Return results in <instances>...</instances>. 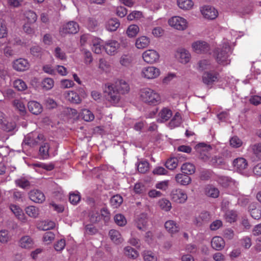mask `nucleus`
Returning a JSON list of instances; mask_svg holds the SVG:
<instances>
[{
  "label": "nucleus",
  "mask_w": 261,
  "mask_h": 261,
  "mask_svg": "<svg viewBox=\"0 0 261 261\" xmlns=\"http://www.w3.org/2000/svg\"><path fill=\"white\" fill-rule=\"evenodd\" d=\"M196 151L199 158L214 167L225 168L226 167V159L223 154L211 157L212 147L210 145L200 143L195 146Z\"/></svg>",
  "instance_id": "1"
},
{
  "label": "nucleus",
  "mask_w": 261,
  "mask_h": 261,
  "mask_svg": "<svg viewBox=\"0 0 261 261\" xmlns=\"http://www.w3.org/2000/svg\"><path fill=\"white\" fill-rule=\"evenodd\" d=\"M232 51L231 42L224 39L219 46L214 51V54L217 62L223 65L229 64L230 60L228 58Z\"/></svg>",
  "instance_id": "2"
},
{
  "label": "nucleus",
  "mask_w": 261,
  "mask_h": 261,
  "mask_svg": "<svg viewBox=\"0 0 261 261\" xmlns=\"http://www.w3.org/2000/svg\"><path fill=\"white\" fill-rule=\"evenodd\" d=\"M140 97L143 102L150 106H156L161 102L160 94L155 90L149 88L141 89Z\"/></svg>",
  "instance_id": "3"
},
{
  "label": "nucleus",
  "mask_w": 261,
  "mask_h": 261,
  "mask_svg": "<svg viewBox=\"0 0 261 261\" xmlns=\"http://www.w3.org/2000/svg\"><path fill=\"white\" fill-rule=\"evenodd\" d=\"M103 92L107 100L112 104L118 103L121 99V95L113 83L106 84Z\"/></svg>",
  "instance_id": "4"
},
{
  "label": "nucleus",
  "mask_w": 261,
  "mask_h": 261,
  "mask_svg": "<svg viewBox=\"0 0 261 261\" xmlns=\"http://www.w3.org/2000/svg\"><path fill=\"white\" fill-rule=\"evenodd\" d=\"M168 23L171 27L179 31L185 30L188 27L187 20L178 16H173L170 18Z\"/></svg>",
  "instance_id": "5"
},
{
  "label": "nucleus",
  "mask_w": 261,
  "mask_h": 261,
  "mask_svg": "<svg viewBox=\"0 0 261 261\" xmlns=\"http://www.w3.org/2000/svg\"><path fill=\"white\" fill-rule=\"evenodd\" d=\"M44 139V136L42 134H38L36 132L32 133L25 137L23 141L22 145H28L31 147L34 146Z\"/></svg>",
  "instance_id": "6"
},
{
  "label": "nucleus",
  "mask_w": 261,
  "mask_h": 261,
  "mask_svg": "<svg viewBox=\"0 0 261 261\" xmlns=\"http://www.w3.org/2000/svg\"><path fill=\"white\" fill-rule=\"evenodd\" d=\"M141 74L143 77L146 79H154L160 75V70L155 67L148 66L142 68Z\"/></svg>",
  "instance_id": "7"
},
{
  "label": "nucleus",
  "mask_w": 261,
  "mask_h": 261,
  "mask_svg": "<svg viewBox=\"0 0 261 261\" xmlns=\"http://www.w3.org/2000/svg\"><path fill=\"white\" fill-rule=\"evenodd\" d=\"M144 62L148 64H153L159 61L160 55L154 49H148L142 54Z\"/></svg>",
  "instance_id": "8"
},
{
  "label": "nucleus",
  "mask_w": 261,
  "mask_h": 261,
  "mask_svg": "<svg viewBox=\"0 0 261 261\" xmlns=\"http://www.w3.org/2000/svg\"><path fill=\"white\" fill-rule=\"evenodd\" d=\"M171 198L173 201L176 203H184L187 201L188 196L184 190L176 189L172 191Z\"/></svg>",
  "instance_id": "9"
},
{
  "label": "nucleus",
  "mask_w": 261,
  "mask_h": 261,
  "mask_svg": "<svg viewBox=\"0 0 261 261\" xmlns=\"http://www.w3.org/2000/svg\"><path fill=\"white\" fill-rule=\"evenodd\" d=\"M79 31V25L78 23L74 21H71L63 25L60 29V32L61 35L67 34H74Z\"/></svg>",
  "instance_id": "10"
},
{
  "label": "nucleus",
  "mask_w": 261,
  "mask_h": 261,
  "mask_svg": "<svg viewBox=\"0 0 261 261\" xmlns=\"http://www.w3.org/2000/svg\"><path fill=\"white\" fill-rule=\"evenodd\" d=\"M119 47V43L114 40L107 41L104 45V49L106 52L110 56H114L116 54Z\"/></svg>",
  "instance_id": "11"
},
{
  "label": "nucleus",
  "mask_w": 261,
  "mask_h": 261,
  "mask_svg": "<svg viewBox=\"0 0 261 261\" xmlns=\"http://www.w3.org/2000/svg\"><path fill=\"white\" fill-rule=\"evenodd\" d=\"M201 12L205 18L211 20L215 19L218 15L217 10L210 6H203L201 9Z\"/></svg>",
  "instance_id": "12"
},
{
  "label": "nucleus",
  "mask_w": 261,
  "mask_h": 261,
  "mask_svg": "<svg viewBox=\"0 0 261 261\" xmlns=\"http://www.w3.org/2000/svg\"><path fill=\"white\" fill-rule=\"evenodd\" d=\"M192 47L197 53H206L210 50L209 45L203 41H196L192 44Z\"/></svg>",
  "instance_id": "13"
},
{
  "label": "nucleus",
  "mask_w": 261,
  "mask_h": 261,
  "mask_svg": "<svg viewBox=\"0 0 261 261\" xmlns=\"http://www.w3.org/2000/svg\"><path fill=\"white\" fill-rule=\"evenodd\" d=\"M175 56L177 60L183 64L188 63L191 59L190 53L184 48L178 49L176 51Z\"/></svg>",
  "instance_id": "14"
},
{
  "label": "nucleus",
  "mask_w": 261,
  "mask_h": 261,
  "mask_svg": "<svg viewBox=\"0 0 261 261\" xmlns=\"http://www.w3.org/2000/svg\"><path fill=\"white\" fill-rule=\"evenodd\" d=\"M30 63L27 59L19 58L13 62V68L18 71H23L29 68Z\"/></svg>",
  "instance_id": "15"
},
{
  "label": "nucleus",
  "mask_w": 261,
  "mask_h": 261,
  "mask_svg": "<svg viewBox=\"0 0 261 261\" xmlns=\"http://www.w3.org/2000/svg\"><path fill=\"white\" fill-rule=\"evenodd\" d=\"M219 79V74L216 72H205L202 75L203 82L207 85L216 82Z\"/></svg>",
  "instance_id": "16"
},
{
  "label": "nucleus",
  "mask_w": 261,
  "mask_h": 261,
  "mask_svg": "<svg viewBox=\"0 0 261 261\" xmlns=\"http://www.w3.org/2000/svg\"><path fill=\"white\" fill-rule=\"evenodd\" d=\"M164 227L166 231L171 235L178 232L180 230L179 225L172 220L166 221Z\"/></svg>",
  "instance_id": "17"
},
{
  "label": "nucleus",
  "mask_w": 261,
  "mask_h": 261,
  "mask_svg": "<svg viewBox=\"0 0 261 261\" xmlns=\"http://www.w3.org/2000/svg\"><path fill=\"white\" fill-rule=\"evenodd\" d=\"M29 195L30 199L36 203H42L45 199L44 194L38 190L31 191Z\"/></svg>",
  "instance_id": "18"
},
{
  "label": "nucleus",
  "mask_w": 261,
  "mask_h": 261,
  "mask_svg": "<svg viewBox=\"0 0 261 261\" xmlns=\"http://www.w3.org/2000/svg\"><path fill=\"white\" fill-rule=\"evenodd\" d=\"M91 49L95 54H99L104 49V45L102 44V41L97 37H94L90 44Z\"/></svg>",
  "instance_id": "19"
},
{
  "label": "nucleus",
  "mask_w": 261,
  "mask_h": 261,
  "mask_svg": "<svg viewBox=\"0 0 261 261\" xmlns=\"http://www.w3.org/2000/svg\"><path fill=\"white\" fill-rule=\"evenodd\" d=\"M225 246L224 239L219 236L214 237L211 240L212 247L217 251L222 250Z\"/></svg>",
  "instance_id": "20"
},
{
  "label": "nucleus",
  "mask_w": 261,
  "mask_h": 261,
  "mask_svg": "<svg viewBox=\"0 0 261 261\" xmlns=\"http://www.w3.org/2000/svg\"><path fill=\"white\" fill-rule=\"evenodd\" d=\"M113 84L120 95L127 93L129 91V86L128 83L123 80L116 81Z\"/></svg>",
  "instance_id": "21"
},
{
  "label": "nucleus",
  "mask_w": 261,
  "mask_h": 261,
  "mask_svg": "<svg viewBox=\"0 0 261 261\" xmlns=\"http://www.w3.org/2000/svg\"><path fill=\"white\" fill-rule=\"evenodd\" d=\"M210 215L207 212H202L198 216H196L193 220V223L197 226H201L210 220Z\"/></svg>",
  "instance_id": "22"
},
{
  "label": "nucleus",
  "mask_w": 261,
  "mask_h": 261,
  "mask_svg": "<svg viewBox=\"0 0 261 261\" xmlns=\"http://www.w3.org/2000/svg\"><path fill=\"white\" fill-rule=\"evenodd\" d=\"M233 165L238 172H241L247 168L248 164L244 158H239L233 161Z\"/></svg>",
  "instance_id": "23"
},
{
  "label": "nucleus",
  "mask_w": 261,
  "mask_h": 261,
  "mask_svg": "<svg viewBox=\"0 0 261 261\" xmlns=\"http://www.w3.org/2000/svg\"><path fill=\"white\" fill-rule=\"evenodd\" d=\"M10 209L18 219L22 222L25 221L24 213L19 206L15 204H11L10 205Z\"/></svg>",
  "instance_id": "24"
},
{
  "label": "nucleus",
  "mask_w": 261,
  "mask_h": 261,
  "mask_svg": "<svg viewBox=\"0 0 261 261\" xmlns=\"http://www.w3.org/2000/svg\"><path fill=\"white\" fill-rule=\"evenodd\" d=\"M29 110L33 114L38 115L42 111L41 104L36 101H31L28 102Z\"/></svg>",
  "instance_id": "25"
},
{
  "label": "nucleus",
  "mask_w": 261,
  "mask_h": 261,
  "mask_svg": "<svg viewBox=\"0 0 261 261\" xmlns=\"http://www.w3.org/2000/svg\"><path fill=\"white\" fill-rule=\"evenodd\" d=\"M19 246L22 248L30 249L34 246L33 239L29 236H25L21 238L19 242Z\"/></svg>",
  "instance_id": "26"
},
{
  "label": "nucleus",
  "mask_w": 261,
  "mask_h": 261,
  "mask_svg": "<svg viewBox=\"0 0 261 261\" xmlns=\"http://www.w3.org/2000/svg\"><path fill=\"white\" fill-rule=\"evenodd\" d=\"M109 235L112 241L116 244H121L124 241L120 233L115 229L110 230Z\"/></svg>",
  "instance_id": "27"
},
{
  "label": "nucleus",
  "mask_w": 261,
  "mask_h": 261,
  "mask_svg": "<svg viewBox=\"0 0 261 261\" xmlns=\"http://www.w3.org/2000/svg\"><path fill=\"white\" fill-rule=\"evenodd\" d=\"M65 95L66 98L72 103L77 104L80 103L82 101V99L79 95L75 91H68Z\"/></svg>",
  "instance_id": "28"
},
{
  "label": "nucleus",
  "mask_w": 261,
  "mask_h": 261,
  "mask_svg": "<svg viewBox=\"0 0 261 261\" xmlns=\"http://www.w3.org/2000/svg\"><path fill=\"white\" fill-rule=\"evenodd\" d=\"M176 181L183 186H187L190 184L191 182V178L187 174L178 173L176 175L175 177Z\"/></svg>",
  "instance_id": "29"
},
{
  "label": "nucleus",
  "mask_w": 261,
  "mask_h": 261,
  "mask_svg": "<svg viewBox=\"0 0 261 261\" xmlns=\"http://www.w3.org/2000/svg\"><path fill=\"white\" fill-rule=\"evenodd\" d=\"M148 219L147 215L142 214L140 215L136 221V225L137 228L142 230H144L147 225Z\"/></svg>",
  "instance_id": "30"
},
{
  "label": "nucleus",
  "mask_w": 261,
  "mask_h": 261,
  "mask_svg": "<svg viewBox=\"0 0 261 261\" xmlns=\"http://www.w3.org/2000/svg\"><path fill=\"white\" fill-rule=\"evenodd\" d=\"M159 116L158 121L161 122L166 121L171 118L172 111L167 108H164L159 113Z\"/></svg>",
  "instance_id": "31"
},
{
  "label": "nucleus",
  "mask_w": 261,
  "mask_h": 261,
  "mask_svg": "<svg viewBox=\"0 0 261 261\" xmlns=\"http://www.w3.org/2000/svg\"><path fill=\"white\" fill-rule=\"evenodd\" d=\"M124 254L129 258L135 259L139 256V252L130 246H126L123 249Z\"/></svg>",
  "instance_id": "32"
},
{
  "label": "nucleus",
  "mask_w": 261,
  "mask_h": 261,
  "mask_svg": "<svg viewBox=\"0 0 261 261\" xmlns=\"http://www.w3.org/2000/svg\"><path fill=\"white\" fill-rule=\"evenodd\" d=\"M50 145L48 142H43L39 148V154L43 159H47L49 155Z\"/></svg>",
  "instance_id": "33"
},
{
  "label": "nucleus",
  "mask_w": 261,
  "mask_h": 261,
  "mask_svg": "<svg viewBox=\"0 0 261 261\" xmlns=\"http://www.w3.org/2000/svg\"><path fill=\"white\" fill-rule=\"evenodd\" d=\"M150 43V39L146 36H141L137 39L136 46L139 49L146 47Z\"/></svg>",
  "instance_id": "34"
},
{
  "label": "nucleus",
  "mask_w": 261,
  "mask_h": 261,
  "mask_svg": "<svg viewBox=\"0 0 261 261\" xmlns=\"http://www.w3.org/2000/svg\"><path fill=\"white\" fill-rule=\"evenodd\" d=\"M120 26V22L116 18H113L109 20L106 25V29L110 32H114Z\"/></svg>",
  "instance_id": "35"
},
{
  "label": "nucleus",
  "mask_w": 261,
  "mask_h": 261,
  "mask_svg": "<svg viewBox=\"0 0 261 261\" xmlns=\"http://www.w3.org/2000/svg\"><path fill=\"white\" fill-rule=\"evenodd\" d=\"M181 170L183 173L187 175H190L195 172V167L192 163H186L181 166Z\"/></svg>",
  "instance_id": "36"
},
{
  "label": "nucleus",
  "mask_w": 261,
  "mask_h": 261,
  "mask_svg": "<svg viewBox=\"0 0 261 261\" xmlns=\"http://www.w3.org/2000/svg\"><path fill=\"white\" fill-rule=\"evenodd\" d=\"M177 4L179 8L184 10L192 9L194 5L192 0H177Z\"/></svg>",
  "instance_id": "37"
},
{
  "label": "nucleus",
  "mask_w": 261,
  "mask_h": 261,
  "mask_svg": "<svg viewBox=\"0 0 261 261\" xmlns=\"http://www.w3.org/2000/svg\"><path fill=\"white\" fill-rule=\"evenodd\" d=\"M15 184L17 186L23 189H29L31 185L30 181L25 177H21L15 180Z\"/></svg>",
  "instance_id": "38"
},
{
  "label": "nucleus",
  "mask_w": 261,
  "mask_h": 261,
  "mask_svg": "<svg viewBox=\"0 0 261 261\" xmlns=\"http://www.w3.org/2000/svg\"><path fill=\"white\" fill-rule=\"evenodd\" d=\"M142 256L144 261H157L158 259L157 255L150 250H144Z\"/></svg>",
  "instance_id": "39"
},
{
  "label": "nucleus",
  "mask_w": 261,
  "mask_h": 261,
  "mask_svg": "<svg viewBox=\"0 0 261 261\" xmlns=\"http://www.w3.org/2000/svg\"><path fill=\"white\" fill-rule=\"evenodd\" d=\"M0 124L2 125V128L7 132H10L13 129L14 125L7 122L4 118V113L1 112H0Z\"/></svg>",
  "instance_id": "40"
},
{
  "label": "nucleus",
  "mask_w": 261,
  "mask_h": 261,
  "mask_svg": "<svg viewBox=\"0 0 261 261\" xmlns=\"http://www.w3.org/2000/svg\"><path fill=\"white\" fill-rule=\"evenodd\" d=\"M158 204L160 208L165 212L169 211L172 207L171 203L169 200L166 198L160 199L158 201Z\"/></svg>",
  "instance_id": "41"
},
{
  "label": "nucleus",
  "mask_w": 261,
  "mask_h": 261,
  "mask_svg": "<svg viewBox=\"0 0 261 261\" xmlns=\"http://www.w3.org/2000/svg\"><path fill=\"white\" fill-rule=\"evenodd\" d=\"M205 194L212 198H217L219 195L218 189L212 186H207L205 189Z\"/></svg>",
  "instance_id": "42"
},
{
  "label": "nucleus",
  "mask_w": 261,
  "mask_h": 261,
  "mask_svg": "<svg viewBox=\"0 0 261 261\" xmlns=\"http://www.w3.org/2000/svg\"><path fill=\"white\" fill-rule=\"evenodd\" d=\"M98 68L102 71L109 72L111 70V65L109 63L103 58L99 59Z\"/></svg>",
  "instance_id": "43"
},
{
  "label": "nucleus",
  "mask_w": 261,
  "mask_h": 261,
  "mask_svg": "<svg viewBox=\"0 0 261 261\" xmlns=\"http://www.w3.org/2000/svg\"><path fill=\"white\" fill-rule=\"evenodd\" d=\"M26 214L30 217L36 218L39 214V210L35 206H29L25 208Z\"/></svg>",
  "instance_id": "44"
},
{
  "label": "nucleus",
  "mask_w": 261,
  "mask_h": 261,
  "mask_svg": "<svg viewBox=\"0 0 261 261\" xmlns=\"http://www.w3.org/2000/svg\"><path fill=\"white\" fill-rule=\"evenodd\" d=\"M181 122V115L178 112H177L169 122V125L171 128H173L179 126Z\"/></svg>",
  "instance_id": "45"
},
{
  "label": "nucleus",
  "mask_w": 261,
  "mask_h": 261,
  "mask_svg": "<svg viewBox=\"0 0 261 261\" xmlns=\"http://www.w3.org/2000/svg\"><path fill=\"white\" fill-rule=\"evenodd\" d=\"M237 216L238 214L236 211L229 210L225 213L224 217L227 222L232 223L237 220Z\"/></svg>",
  "instance_id": "46"
},
{
  "label": "nucleus",
  "mask_w": 261,
  "mask_h": 261,
  "mask_svg": "<svg viewBox=\"0 0 261 261\" xmlns=\"http://www.w3.org/2000/svg\"><path fill=\"white\" fill-rule=\"evenodd\" d=\"M24 16L29 23H35L38 18L36 13L32 10L26 11L24 13Z\"/></svg>",
  "instance_id": "47"
},
{
  "label": "nucleus",
  "mask_w": 261,
  "mask_h": 261,
  "mask_svg": "<svg viewBox=\"0 0 261 261\" xmlns=\"http://www.w3.org/2000/svg\"><path fill=\"white\" fill-rule=\"evenodd\" d=\"M139 30V28L137 25L132 24L128 27L126 34L129 37H134L138 34Z\"/></svg>",
  "instance_id": "48"
},
{
  "label": "nucleus",
  "mask_w": 261,
  "mask_h": 261,
  "mask_svg": "<svg viewBox=\"0 0 261 261\" xmlns=\"http://www.w3.org/2000/svg\"><path fill=\"white\" fill-rule=\"evenodd\" d=\"M83 54L84 62L87 65H90L93 60L91 53L87 49L83 48L82 50Z\"/></svg>",
  "instance_id": "49"
},
{
  "label": "nucleus",
  "mask_w": 261,
  "mask_h": 261,
  "mask_svg": "<svg viewBox=\"0 0 261 261\" xmlns=\"http://www.w3.org/2000/svg\"><path fill=\"white\" fill-rule=\"evenodd\" d=\"M123 202V198L120 195H114L110 199L111 205L115 208L119 207Z\"/></svg>",
  "instance_id": "50"
},
{
  "label": "nucleus",
  "mask_w": 261,
  "mask_h": 261,
  "mask_svg": "<svg viewBox=\"0 0 261 261\" xmlns=\"http://www.w3.org/2000/svg\"><path fill=\"white\" fill-rule=\"evenodd\" d=\"M210 67V61L208 60L202 59L198 62L197 68L198 70L202 71L206 69H208Z\"/></svg>",
  "instance_id": "51"
},
{
  "label": "nucleus",
  "mask_w": 261,
  "mask_h": 261,
  "mask_svg": "<svg viewBox=\"0 0 261 261\" xmlns=\"http://www.w3.org/2000/svg\"><path fill=\"white\" fill-rule=\"evenodd\" d=\"M81 117L86 121H91L94 119V114L88 109H84L81 113Z\"/></svg>",
  "instance_id": "52"
},
{
  "label": "nucleus",
  "mask_w": 261,
  "mask_h": 261,
  "mask_svg": "<svg viewBox=\"0 0 261 261\" xmlns=\"http://www.w3.org/2000/svg\"><path fill=\"white\" fill-rule=\"evenodd\" d=\"M178 164V160L177 158H171L168 159L165 163L166 168L169 170H174L175 169Z\"/></svg>",
  "instance_id": "53"
},
{
  "label": "nucleus",
  "mask_w": 261,
  "mask_h": 261,
  "mask_svg": "<svg viewBox=\"0 0 261 261\" xmlns=\"http://www.w3.org/2000/svg\"><path fill=\"white\" fill-rule=\"evenodd\" d=\"M253 153L256 156L257 160L261 159V143H256L250 146Z\"/></svg>",
  "instance_id": "54"
},
{
  "label": "nucleus",
  "mask_w": 261,
  "mask_h": 261,
  "mask_svg": "<svg viewBox=\"0 0 261 261\" xmlns=\"http://www.w3.org/2000/svg\"><path fill=\"white\" fill-rule=\"evenodd\" d=\"M8 29L6 22L3 19H0V38H4L7 36Z\"/></svg>",
  "instance_id": "55"
},
{
  "label": "nucleus",
  "mask_w": 261,
  "mask_h": 261,
  "mask_svg": "<svg viewBox=\"0 0 261 261\" xmlns=\"http://www.w3.org/2000/svg\"><path fill=\"white\" fill-rule=\"evenodd\" d=\"M14 87L18 91H24L27 88L25 83L21 79L16 80L13 83Z\"/></svg>",
  "instance_id": "56"
},
{
  "label": "nucleus",
  "mask_w": 261,
  "mask_h": 261,
  "mask_svg": "<svg viewBox=\"0 0 261 261\" xmlns=\"http://www.w3.org/2000/svg\"><path fill=\"white\" fill-rule=\"evenodd\" d=\"M230 145L233 148H239L242 146L243 142L241 139L237 136L232 137L229 140Z\"/></svg>",
  "instance_id": "57"
},
{
  "label": "nucleus",
  "mask_w": 261,
  "mask_h": 261,
  "mask_svg": "<svg viewBox=\"0 0 261 261\" xmlns=\"http://www.w3.org/2000/svg\"><path fill=\"white\" fill-rule=\"evenodd\" d=\"M137 168L140 173H145L149 169V163L146 161H141L138 163Z\"/></svg>",
  "instance_id": "58"
},
{
  "label": "nucleus",
  "mask_w": 261,
  "mask_h": 261,
  "mask_svg": "<svg viewBox=\"0 0 261 261\" xmlns=\"http://www.w3.org/2000/svg\"><path fill=\"white\" fill-rule=\"evenodd\" d=\"M89 218L91 222L96 223L101 220V216L98 211H93L89 214Z\"/></svg>",
  "instance_id": "59"
},
{
  "label": "nucleus",
  "mask_w": 261,
  "mask_h": 261,
  "mask_svg": "<svg viewBox=\"0 0 261 261\" xmlns=\"http://www.w3.org/2000/svg\"><path fill=\"white\" fill-rule=\"evenodd\" d=\"M54 85V81L51 78H45L42 82V87L46 90L51 89Z\"/></svg>",
  "instance_id": "60"
},
{
  "label": "nucleus",
  "mask_w": 261,
  "mask_h": 261,
  "mask_svg": "<svg viewBox=\"0 0 261 261\" xmlns=\"http://www.w3.org/2000/svg\"><path fill=\"white\" fill-rule=\"evenodd\" d=\"M115 223L119 226H123L126 224V220L124 216L121 214H117L114 217Z\"/></svg>",
  "instance_id": "61"
},
{
  "label": "nucleus",
  "mask_w": 261,
  "mask_h": 261,
  "mask_svg": "<svg viewBox=\"0 0 261 261\" xmlns=\"http://www.w3.org/2000/svg\"><path fill=\"white\" fill-rule=\"evenodd\" d=\"M54 56L57 59L61 60H64L66 58L65 53L59 47H57L55 48L54 51Z\"/></svg>",
  "instance_id": "62"
},
{
  "label": "nucleus",
  "mask_w": 261,
  "mask_h": 261,
  "mask_svg": "<svg viewBox=\"0 0 261 261\" xmlns=\"http://www.w3.org/2000/svg\"><path fill=\"white\" fill-rule=\"evenodd\" d=\"M31 54L36 57H41L43 54L42 48L39 46H34L30 49Z\"/></svg>",
  "instance_id": "63"
},
{
  "label": "nucleus",
  "mask_w": 261,
  "mask_h": 261,
  "mask_svg": "<svg viewBox=\"0 0 261 261\" xmlns=\"http://www.w3.org/2000/svg\"><path fill=\"white\" fill-rule=\"evenodd\" d=\"M87 27L90 31H93L97 26V21L93 18L89 17L87 19Z\"/></svg>",
  "instance_id": "64"
}]
</instances>
